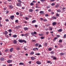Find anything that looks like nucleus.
Segmentation results:
<instances>
[{
  "label": "nucleus",
  "mask_w": 66,
  "mask_h": 66,
  "mask_svg": "<svg viewBox=\"0 0 66 66\" xmlns=\"http://www.w3.org/2000/svg\"><path fill=\"white\" fill-rule=\"evenodd\" d=\"M34 52H31L30 53V54H31V55H33V54H34Z\"/></svg>",
  "instance_id": "obj_12"
},
{
  "label": "nucleus",
  "mask_w": 66,
  "mask_h": 66,
  "mask_svg": "<svg viewBox=\"0 0 66 66\" xmlns=\"http://www.w3.org/2000/svg\"><path fill=\"white\" fill-rule=\"evenodd\" d=\"M41 2H44V1H45L46 0H40Z\"/></svg>",
  "instance_id": "obj_27"
},
{
  "label": "nucleus",
  "mask_w": 66,
  "mask_h": 66,
  "mask_svg": "<svg viewBox=\"0 0 66 66\" xmlns=\"http://www.w3.org/2000/svg\"><path fill=\"white\" fill-rule=\"evenodd\" d=\"M24 50H27V48H26V47H24Z\"/></svg>",
  "instance_id": "obj_56"
},
{
  "label": "nucleus",
  "mask_w": 66,
  "mask_h": 66,
  "mask_svg": "<svg viewBox=\"0 0 66 66\" xmlns=\"http://www.w3.org/2000/svg\"><path fill=\"white\" fill-rule=\"evenodd\" d=\"M35 55H40V54L39 53H36L35 54Z\"/></svg>",
  "instance_id": "obj_31"
},
{
  "label": "nucleus",
  "mask_w": 66,
  "mask_h": 66,
  "mask_svg": "<svg viewBox=\"0 0 66 66\" xmlns=\"http://www.w3.org/2000/svg\"><path fill=\"white\" fill-rule=\"evenodd\" d=\"M34 34L36 35V34H37V33H36V31H34Z\"/></svg>",
  "instance_id": "obj_37"
},
{
  "label": "nucleus",
  "mask_w": 66,
  "mask_h": 66,
  "mask_svg": "<svg viewBox=\"0 0 66 66\" xmlns=\"http://www.w3.org/2000/svg\"><path fill=\"white\" fill-rule=\"evenodd\" d=\"M13 49H14V48H11L10 49V52H12V51H13Z\"/></svg>",
  "instance_id": "obj_6"
},
{
  "label": "nucleus",
  "mask_w": 66,
  "mask_h": 66,
  "mask_svg": "<svg viewBox=\"0 0 66 66\" xmlns=\"http://www.w3.org/2000/svg\"><path fill=\"white\" fill-rule=\"evenodd\" d=\"M9 32H12V29H10L9 30Z\"/></svg>",
  "instance_id": "obj_33"
},
{
  "label": "nucleus",
  "mask_w": 66,
  "mask_h": 66,
  "mask_svg": "<svg viewBox=\"0 0 66 66\" xmlns=\"http://www.w3.org/2000/svg\"><path fill=\"white\" fill-rule=\"evenodd\" d=\"M33 10L32 9H30L29 10V12H33Z\"/></svg>",
  "instance_id": "obj_19"
},
{
  "label": "nucleus",
  "mask_w": 66,
  "mask_h": 66,
  "mask_svg": "<svg viewBox=\"0 0 66 66\" xmlns=\"http://www.w3.org/2000/svg\"><path fill=\"white\" fill-rule=\"evenodd\" d=\"M39 7H38L37 6H36V8H39Z\"/></svg>",
  "instance_id": "obj_62"
},
{
  "label": "nucleus",
  "mask_w": 66,
  "mask_h": 66,
  "mask_svg": "<svg viewBox=\"0 0 66 66\" xmlns=\"http://www.w3.org/2000/svg\"><path fill=\"white\" fill-rule=\"evenodd\" d=\"M39 36H43V34H39Z\"/></svg>",
  "instance_id": "obj_24"
},
{
  "label": "nucleus",
  "mask_w": 66,
  "mask_h": 66,
  "mask_svg": "<svg viewBox=\"0 0 66 66\" xmlns=\"http://www.w3.org/2000/svg\"><path fill=\"white\" fill-rule=\"evenodd\" d=\"M8 32L7 31H5V34L6 35V34H7Z\"/></svg>",
  "instance_id": "obj_20"
},
{
  "label": "nucleus",
  "mask_w": 66,
  "mask_h": 66,
  "mask_svg": "<svg viewBox=\"0 0 66 66\" xmlns=\"http://www.w3.org/2000/svg\"><path fill=\"white\" fill-rule=\"evenodd\" d=\"M31 35L33 36L34 35V33H33V32H31Z\"/></svg>",
  "instance_id": "obj_35"
},
{
  "label": "nucleus",
  "mask_w": 66,
  "mask_h": 66,
  "mask_svg": "<svg viewBox=\"0 0 66 66\" xmlns=\"http://www.w3.org/2000/svg\"><path fill=\"white\" fill-rule=\"evenodd\" d=\"M59 6H60V4H57L55 6V7H56V8H57V7H59Z\"/></svg>",
  "instance_id": "obj_4"
},
{
  "label": "nucleus",
  "mask_w": 66,
  "mask_h": 66,
  "mask_svg": "<svg viewBox=\"0 0 66 66\" xmlns=\"http://www.w3.org/2000/svg\"><path fill=\"white\" fill-rule=\"evenodd\" d=\"M33 50H34V51H36V48H34L33 49Z\"/></svg>",
  "instance_id": "obj_53"
},
{
  "label": "nucleus",
  "mask_w": 66,
  "mask_h": 66,
  "mask_svg": "<svg viewBox=\"0 0 66 66\" xmlns=\"http://www.w3.org/2000/svg\"><path fill=\"white\" fill-rule=\"evenodd\" d=\"M51 54H54V52L53 51H52L51 52Z\"/></svg>",
  "instance_id": "obj_41"
},
{
  "label": "nucleus",
  "mask_w": 66,
  "mask_h": 66,
  "mask_svg": "<svg viewBox=\"0 0 66 66\" xmlns=\"http://www.w3.org/2000/svg\"><path fill=\"white\" fill-rule=\"evenodd\" d=\"M35 41H36V40H32V42H35Z\"/></svg>",
  "instance_id": "obj_58"
},
{
  "label": "nucleus",
  "mask_w": 66,
  "mask_h": 66,
  "mask_svg": "<svg viewBox=\"0 0 66 66\" xmlns=\"http://www.w3.org/2000/svg\"><path fill=\"white\" fill-rule=\"evenodd\" d=\"M13 43L14 44H16L17 43V41L16 40H14L13 41Z\"/></svg>",
  "instance_id": "obj_7"
},
{
  "label": "nucleus",
  "mask_w": 66,
  "mask_h": 66,
  "mask_svg": "<svg viewBox=\"0 0 66 66\" xmlns=\"http://www.w3.org/2000/svg\"><path fill=\"white\" fill-rule=\"evenodd\" d=\"M44 21H47V20L46 19H45L44 20Z\"/></svg>",
  "instance_id": "obj_38"
},
{
  "label": "nucleus",
  "mask_w": 66,
  "mask_h": 66,
  "mask_svg": "<svg viewBox=\"0 0 66 66\" xmlns=\"http://www.w3.org/2000/svg\"><path fill=\"white\" fill-rule=\"evenodd\" d=\"M40 38H41V39H44V37H40Z\"/></svg>",
  "instance_id": "obj_42"
},
{
  "label": "nucleus",
  "mask_w": 66,
  "mask_h": 66,
  "mask_svg": "<svg viewBox=\"0 0 66 66\" xmlns=\"http://www.w3.org/2000/svg\"><path fill=\"white\" fill-rule=\"evenodd\" d=\"M64 38H66V34H65L64 35Z\"/></svg>",
  "instance_id": "obj_40"
},
{
  "label": "nucleus",
  "mask_w": 66,
  "mask_h": 66,
  "mask_svg": "<svg viewBox=\"0 0 66 66\" xmlns=\"http://www.w3.org/2000/svg\"><path fill=\"white\" fill-rule=\"evenodd\" d=\"M53 59H54V60H56V58L55 57H54V58H53Z\"/></svg>",
  "instance_id": "obj_51"
},
{
  "label": "nucleus",
  "mask_w": 66,
  "mask_h": 66,
  "mask_svg": "<svg viewBox=\"0 0 66 66\" xmlns=\"http://www.w3.org/2000/svg\"><path fill=\"white\" fill-rule=\"evenodd\" d=\"M19 43H27V41L24 40H21L20 39L19 40Z\"/></svg>",
  "instance_id": "obj_1"
},
{
  "label": "nucleus",
  "mask_w": 66,
  "mask_h": 66,
  "mask_svg": "<svg viewBox=\"0 0 66 66\" xmlns=\"http://www.w3.org/2000/svg\"><path fill=\"white\" fill-rule=\"evenodd\" d=\"M19 64L20 65H24V63L22 62H20L19 63Z\"/></svg>",
  "instance_id": "obj_9"
},
{
  "label": "nucleus",
  "mask_w": 66,
  "mask_h": 66,
  "mask_svg": "<svg viewBox=\"0 0 66 66\" xmlns=\"http://www.w3.org/2000/svg\"><path fill=\"white\" fill-rule=\"evenodd\" d=\"M49 51H51L52 49L51 48H49L48 49Z\"/></svg>",
  "instance_id": "obj_28"
},
{
  "label": "nucleus",
  "mask_w": 66,
  "mask_h": 66,
  "mask_svg": "<svg viewBox=\"0 0 66 66\" xmlns=\"http://www.w3.org/2000/svg\"><path fill=\"white\" fill-rule=\"evenodd\" d=\"M58 32H61L62 31V29H59V30H58Z\"/></svg>",
  "instance_id": "obj_16"
},
{
  "label": "nucleus",
  "mask_w": 66,
  "mask_h": 66,
  "mask_svg": "<svg viewBox=\"0 0 66 66\" xmlns=\"http://www.w3.org/2000/svg\"><path fill=\"white\" fill-rule=\"evenodd\" d=\"M9 6V8L10 9H12V5H11V6Z\"/></svg>",
  "instance_id": "obj_22"
},
{
  "label": "nucleus",
  "mask_w": 66,
  "mask_h": 66,
  "mask_svg": "<svg viewBox=\"0 0 66 66\" xmlns=\"http://www.w3.org/2000/svg\"><path fill=\"white\" fill-rule=\"evenodd\" d=\"M44 13V12L41 11H40L39 13H40V14L41 13Z\"/></svg>",
  "instance_id": "obj_46"
},
{
  "label": "nucleus",
  "mask_w": 66,
  "mask_h": 66,
  "mask_svg": "<svg viewBox=\"0 0 66 66\" xmlns=\"http://www.w3.org/2000/svg\"><path fill=\"white\" fill-rule=\"evenodd\" d=\"M52 18H53V19H56V17L53 16Z\"/></svg>",
  "instance_id": "obj_21"
},
{
  "label": "nucleus",
  "mask_w": 66,
  "mask_h": 66,
  "mask_svg": "<svg viewBox=\"0 0 66 66\" xmlns=\"http://www.w3.org/2000/svg\"><path fill=\"white\" fill-rule=\"evenodd\" d=\"M23 29L24 30H27L28 29V28L27 27H24Z\"/></svg>",
  "instance_id": "obj_15"
},
{
  "label": "nucleus",
  "mask_w": 66,
  "mask_h": 66,
  "mask_svg": "<svg viewBox=\"0 0 66 66\" xmlns=\"http://www.w3.org/2000/svg\"><path fill=\"white\" fill-rule=\"evenodd\" d=\"M4 58L3 57H1V60L2 61H3L4 60Z\"/></svg>",
  "instance_id": "obj_17"
},
{
  "label": "nucleus",
  "mask_w": 66,
  "mask_h": 66,
  "mask_svg": "<svg viewBox=\"0 0 66 66\" xmlns=\"http://www.w3.org/2000/svg\"><path fill=\"white\" fill-rule=\"evenodd\" d=\"M57 12H61V11L59 9L57 10Z\"/></svg>",
  "instance_id": "obj_26"
},
{
  "label": "nucleus",
  "mask_w": 66,
  "mask_h": 66,
  "mask_svg": "<svg viewBox=\"0 0 66 66\" xmlns=\"http://www.w3.org/2000/svg\"><path fill=\"white\" fill-rule=\"evenodd\" d=\"M38 47L39 48L40 47H42V45H39Z\"/></svg>",
  "instance_id": "obj_34"
},
{
  "label": "nucleus",
  "mask_w": 66,
  "mask_h": 66,
  "mask_svg": "<svg viewBox=\"0 0 66 66\" xmlns=\"http://www.w3.org/2000/svg\"><path fill=\"white\" fill-rule=\"evenodd\" d=\"M16 15H19V13L18 12H17L16 13Z\"/></svg>",
  "instance_id": "obj_44"
},
{
  "label": "nucleus",
  "mask_w": 66,
  "mask_h": 66,
  "mask_svg": "<svg viewBox=\"0 0 66 66\" xmlns=\"http://www.w3.org/2000/svg\"><path fill=\"white\" fill-rule=\"evenodd\" d=\"M18 1L20 3H22V2H21L20 0H18Z\"/></svg>",
  "instance_id": "obj_23"
},
{
  "label": "nucleus",
  "mask_w": 66,
  "mask_h": 66,
  "mask_svg": "<svg viewBox=\"0 0 66 66\" xmlns=\"http://www.w3.org/2000/svg\"><path fill=\"white\" fill-rule=\"evenodd\" d=\"M9 65L10 66H12V64H9Z\"/></svg>",
  "instance_id": "obj_64"
},
{
  "label": "nucleus",
  "mask_w": 66,
  "mask_h": 66,
  "mask_svg": "<svg viewBox=\"0 0 66 66\" xmlns=\"http://www.w3.org/2000/svg\"><path fill=\"white\" fill-rule=\"evenodd\" d=\"M35 22H36V20H34L32 21V23H35Z\"/></svg>",
  "instance_id": "obj_14"
},
{
  "label": "nucleus",
  "mask_w": 66,
  "mask_h": 66,
  "mask_svg": "<svg viewBox=\"0 0 66 66\" xmlns=\"http://www.w3.org/2000/svg\"><path fill=\"white\" fill-rule=\"evenodd\" d=\"M16 50H20V48L18 47V48H16Z\"/></svg>",
  "instance_id": "obj_43"
},
{
  "label": "nucleus",
  "mask_w": 66,
  "mask_h": 66,
  "mask_svg": "<svg viewBox=\"0 0 66 66\" xmlns=\"http://www.w3.org/2000/svg\"><path fill=\"white\" fill-rule=\"evenodd\" d=\"M57 39V38L55 37L54 38L53 40H55V39Z\"/></svg>",
  "instance_id": "obj_39"
},
{
  "label": "nucleus",
  "mask_w": 66,
  "mask_h": 66,
  "mask_svg": "<svg viewBox=\"0 0 66 66\" xmlns=\"http://www.w3.org/2000/svg\"><path fill=\"white\" fill-rule=\"evenodd\" d=\"M38 43H36V44L35 46L36 47H37V46H38Z\"/></svg>",
  "instance_id": "obj_32"
},
{
  "label": "nucleus",
  "mask_w": 66,
  "mask_h": 66,
  "mask_svg": "<svg viewBox=\"0 0 66 66\" xmlns=\"http://www.w3.org/2000/svg\"><path fill=\"white\" fill-rule=\"evenodd\" d=\"M30 5H31V6L32 5H34V3H31L30 4Z\"/></svg>",
  "instance_id": "obj_25"
},
{
  "label": "nucleus",
  "mask_w": 66,
  "mask_h": 66,
  "mask_svg": "<svg viewBox=\"0 0 66 66\" xmlns=\"http://www.w3.org/2000/svg\"><path fill=\"white\" fill-rule=\"evenodd\" d=\"M32 2H33V3H35L36 2V1H33Z\"/></svg>",
  "instance_id": "obj_59"
},
{
  "label": "nucleus",
  "mask_w": 66,
  "mask_h": 66,
  "mask_svg": "<svg viewBox=\"0 0 66 66\" xmlns=\"http://www.w3.org/2000/svg\"><path fill=\"white\" fill-rule=\"evenodd\" d=\"M64 54L63 53H60V55H63Z\"/></svg>",
  "instance_id": "obj_29"
},
{
  "label": "nucleus",
  "mask_w": 66,
  "mask_h": 66,
  "mask_svg": "<svg viewBox=\"0 0 66 66\" xmlns=\"http://www.w3.org/2000/svg\"><path fill=\"white\" fill-rule=\"evenodd\" d=\"M36 63L37 64H38V65H39L40 64H41V62H40L39 61H38L36 62Z\"/></svg>",
  "instance_id": "obj_3"
},
{
  "label": "nucleus",
  "mask_w": 66,
  "mask_h": 66,
  "mask_svg": "<svg viewBox=\"0 0 66 66\" xmlns=\"http://www.w3.org/2000/svg\"><path fill=\"white\" fill-rule=\"evenodd\" d=\"M15 22L18 23V20H15Z\"/></svg>",
  "instance_id": "obj_30"
},
{
  "label": "nucleus",
  "mask_w": 66,
  "mask_h": 66,
  "mask_svg": "<svg viewBox=\"0 0 66 66\" xmlns=\"http://www.w3.org/2000/svg\"><path fill=\"white\" fill-rule=\"evenodd\" d=\"M47 8H50V6H47Z\"/></svg>",
  "instance_id": "obj_63"
},
{
  "label": "nucleus",
  "mask_w": 66,
  "mask_h": 66,
  "mask_svg": "<svg viewBox=\"0 0 66 66\" xmlns=\"http://www.w3.org/2000/svg\"><path fill=\"white\" fill-rule=\"evenodd\" d=\"M45 16H46V17H47L48 16V14H46L45 15Z\"/></svg>",
  "instance_id": "obj_50"
},
{
  "label": "nucleus",
  "mask_w": 66,
  "mask_h": 66,
  "mask_svg": "<svg viewBox=\"0 0 66 66\" xmlns=\"http://www.w3.org/2000/svg\"><path fill=\"white\" fill-rule=\"evenodd\" d=\"M25 19L26 20H28V19H29V18L27 17H26Z\"/></svg>",
  "instance_id": "obj_49"
},
{
  "label": "nucleus",
  "mask_w": 66,
  "mask_h": 66,
  "mask_svg": "<svg viewBox=\"0 0 66 66\" xmlns=\"http://www.w3.org/2000/svg\"><path fill=\"white\" fill-rule=\"evenodd\" d=\"M46 34L47 35H48V34H49V32H46Z\"/></svg>",
  "instance_id": "obj_55"
},
{
  "label": "nucleus",
  "mask_w": 66,
  "mask_h": 66,
  "mask_svg": "<svg viewBox=\"0 0 66 66\" xmlns=\"http://www.w3.org/2000/svg\"><path fill=\"white\" fill-rule=\"evenodd\" d=\"M57 37H60V35H57Z\"/></svg>",
  "instance_id": "obj_54"
},
{
  "label": "nucleus",
  "mask_w": 66,
  "mask_h": 66,
  "mask_svg": "<svg viewBox=\"0 0 66 66\" xmlns=\"http://www.w3.org/2000/svg\"><path fill=\"white\" fill-rule=\"evenodd\" d=\"M56 16H58V17H59V14H56Z\"/></svg>",
  "instance_id": "obj_57"
},
{
  "label": "nucleus",
  "mask_w": 66,
  "mask_h": 66,
  "mask_svg": "<svg viewBox=\"0 0 66 66\" xmlns=\"http://www.w3.org/2000/svg\"><path fill=\"white\" fill-rule=\"evenodd\" d=\"M12 60H9L7 61V62L8 63H11V62H12Z\"/></svg>",
  "instance_id": "obj_8"
},
{
  "label": "nucleus",
  "mask_w": 66,
  "mask_h": 66,
  "mask_svg": "<svg viewBox=\"0 0 66 66\" xmlns=\"http://www.w3.org/2000/svg\"><path fill=\"white\" fill-rule=\"evenodd\" d=\"M13 37L14 38H16V37H17V35H15L13 36Z\"/></svg>",
  "instance_id": "obj_13"
},
{
  "label": "nucleus",
  "mask_w": 66,
  "mask_h": 66,
  "mask_svg": "<svg viewBox=\"0 0 66 66\" xmlns=\"http://www.w3.org/2000/svg\"><path fill=\"white\" fill-rule=\"evenodd\" d=\"M51 62L49 61H48L47 62V63H50Z\"/></svg>",
  "instance_id": "obj_60"
},
{
  "label": "nucleus",
  "mask_w": 66,
  "mask_h": 66,
  "mask_svg": "<svg viewBox=\"0 0 66 66\" xmlns=\"http://www.w3.org/2000/svg\"><path fill=\"white\" fill-rule=\"evenodd\" d=\"M65 7H63L62 8V11H65Z\"/></svg>",
  "instance_id": "obj_18"
},
{
  "label": "nucleus",
  "mask_w": 66,
  "mask_h": 66,
  "mask_svg": "<svg viewBox=\"0 0 66 66\" xmlns=\"http://www.w3.org/2000/svg\"><path fill=\"white\" fill-rule=\"evenodd\" d=\"M16 5L17 6H21V3H17Z\"/></svg>",
  "instance_id": "obj_2"
},
{
  "label": "nucleus",
  "mask_w": 66,
  "mask_h": 66,
  "mask_svg": "<svg viewBox=\"0 0 66 66\" xmlns=\"http://www.w3.org/2000/svg\"><path fill=\"white\" fill-rule=\"evenodd\" d=\"M11 19H12V20H13L14 19V15H12V16H11L10 17Z\"/></svg>",
  "instance_id": "obj_5"
},
{
  "label": "nucleus",
  "mask_w": 66,
  "mask_h": 66,
  "mask_svg": "<svg viewBox=\"0 0 66 66\" xmlns=\"http://www.w3.org/2000/svg\"><path fill=\"white\" fill-rule=\"evenodd\" d=\"M56 24V22H53V26H55Z\"/></svg>",
  "instance_id": "obj_11"
},
{
  "label": "nucleus",
  "mask_w": 66,
  "mask_h": 66,
  "mask_svg": "<svg viewBox=\"0 0 66 66\" xmlns=\"http://www.w3.org/2000/svg\"><path fill=\"white\" fill-rule=\"evenodd\" d=\"M53 6L55 5V4L54 3H52L51 4Z\"/></svg>",
  "instance_id": "obj_48"
},
{
  "label": "nucleus",
  "mask_w": 66,
  "mask_h": 66,
  "mask_svg": "<svg viewBox=\"0 0 66 66\" xmlns=\"http://www.w3.org/2000/svg\"><path fill=\"white\" fill-rule=\"evenodd\" d=\"M5 20L6 21H9V20L8 19H6Z\"/></svg>",
  "instance_id": "obj_47"
},
{
  "label": "nucleus",
  "mask_w": 66,
  "mask_h": 66,
  "mask_svg": "<svg viewBox=\"0 0 66 66\" xmlns=\"http://www.w3.org/2000/svg\"><path fill=\"white\" fill-rule=\"evenodd\" d=\"M28 34H26L24 35V36H28Z\"/></svg>",
  "instance_id": "obj_36"
},
{
  "label": "nucleus",
  "mask_w": 66,
  "mask_h": 66,
  "mask_svg": "<svg viewBox=\"0 0 66 66\" xmlns=\"http://www.w3.org/2000/svg\"><path fill=\"white\" fill-rule=\"evenodd\" d=\"M35 59V57H31V60H34Z\"/></svg>",
  "instance_id": "obj_10"
},
{
  "label": "nucleus",
  "mask_w": 66,
  "mask_h": 66,
  "mask_svg": "<svg viewBox=\"0 0 66 66\" xmlns=\"http://www.w3.org/2000/svg\"><path fill=\"white\" fill-rule=\"evenodd\" d=\"M12 57V55H10L9 56V57Z\"/></svg>",
  "instance_id": "obj_61"
},
{
  "label": "nucleus",
  "mask_w": 66,
  "mask_h": 66,
  "mask_svg": "<svg viewBox=\"0 0 66 66\" xmlns=\"http://www.w3.org/2000/svg\"><path fill=\"white\" fill-rule=\"evenodd\" d=\"M50 30H52V28H50Z\"/></svg>",
  "instance_id": "obj_52"
},
{
  "label": "nucleus",
  "mask_w": 66,
  "mask_h": 66,
  "mask_svg": "<svg viewBox=\"0 0 66 66\" xmlns=\"http://www.w3.org/2000/svg\"><path fill=\"white\" fill-rule=\"evenodd\" d=\"M59 43H62V40H59Z\"/></svg>",
  "instance_id": "obj_45"
}]
</instances>
